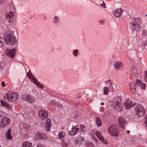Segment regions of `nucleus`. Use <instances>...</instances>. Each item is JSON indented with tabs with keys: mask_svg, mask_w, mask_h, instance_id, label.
<instances>
[{
	"mask_svg": "<svg viewBox=\"0 0 147 147\" xmlns=\"http://www.w3.org/2000/svg\"><path fill=\"white\" fill-rule=\"evenodd\" d=\"M4 39L6 43L8 45L13 46L16 44V37L11 31L5 32L4 35Z\"/></svg>",
	"mask_w": 147,
	"mask_h": 147,
	"instance_id": "f257e3e1",
	"label": "nucleus"
},
{
	"mask_svg": "<svg viewBox=\"0 0 147 147\" xmlns=\"http://www.w3.org/2000/svg\"><path fill=\"white\" fill-rule=\"evenodd\" d=\"M141 22V20L139 18H132L130 23L129 27L133 31H139L141 28L140 25Z\"/></svg>",
	"mask_w": 147,
	"mask_h": 147,
	"instance_id": "f03ea898",
	"label": "nucleus"
},
{
	"mask_svg": "<svg viewBox=\"0 0 147 147\" xmlns=\"http://www.w3.org/2000/svg\"><path fill=\"white\" fill-rule=\"evenodd\" d=\"M19 97V95L16 92H9L4 97V99H7L9 101L14 102L16 101Z\"/></svg>",
	"mask_w": 147,
	"mask_h": 147,
	"instance_id": "7ed1b4c3",
	"label": "nucleus"
},
{
	"mask_svg": "<svg viewBox=\"0 0 147 147\" xmlns=\"http://www.w3.org/2000/svg\"><path fill=\"white\" fill-rule=\"evenodd\" d=\"M108 130L109 134L112 136H117L119 133L117 127L116 125H111L109 126Z\"/></svg>",
	"mask_w": 147,
	"mask_h": 147,
	"instance_id": "20e7f679",
	"label": "nucleus"
},
{
	"mask_svg": "<svg viewBox=\"0 0 147 147\" xmlns=\"http://www.w3.org/2000/svg\"><path fill=\"white\" fill-rule=\"evenodd\" d=\"M121 101L120 98L119 97H117L113 100L112 103V106L118 112H120L121 109L120 103Z\"/></svg>",
	"mask_w": 147,
	"mask_h": 147,
	"instance_id": "39448f33",
	"label": "nucleus"
},
{
	"mask_svg": "<svg viewBox=\"0 0 147 147\" xmlns=\"http://www.w3.org/2000/svg\"><path fill=\"white\" fill-rule=\"evenodd\" d=\"M135 110L136 115L138 117H142L144 114L145 110L144 107L140 105H138L136 107Z\"/></svg>",
	"mask_w": 147,
	"mask_h": 147,
	"instance_id": "423d86ee",
	"label": "nucleus"
},
{
	"mask_svg": "<svg viewBox=\"0 0 147 147\" xmlns=\"http://www.w3.org/2000/svg\"><path fill=\"white\" fill-rule=\"evenodd\" d=\"M22 97L23 100L31 103H34L36 101V99L34 97L30 94L24 95Z\"/></svg>",
	"mask_w": 147,
	"mask_h": 147,
	"instance_id": "0eeeda50",
	"label": "nucleus"
},
{
	"mask_svg": "<svg viewBox=\"0 0 147 147\" xmlns=\"http://www.w3.org/2000/svg\"><path fill=\"white\" fill-rule=\"evenodd\" d=\"M28 76L30 79H32L33 82L36 85L38 86L40 88H43L44 86L42 84L40 83L36 79L34 76L30 73H28L27 74Z\"/></svg>",
	"mask_w": 147,
	"mask_h": 147,
	"instance_id": "6e6552de",
	"label": "nucleus"
},
{
	"mask_svg": "<svg viewBox=\"0 0 147 147\" xmlns=\"http://www.w3.org/2000/svg\"><path fill=\"white\" fill-rule=\"evenodd\" d=\"M9 119L7 117H3L0 122V127H4L7 126L10 123Z\"/></svg>",
	"mask_w": 147,
	"mask_h": 147,
	"instance_id": "1a4fd4ad",
	"label": "nucleus"
},
{
	"mask_svg": "<svg viewBox=\"0 0 147 147\" xmlns=\"http://www.w3.org/2000/svg\"><path fill=\"white\" fill-rule=\"evenodd\" d=\"M34 138L36 140L38 139L40 140H47L48 138L43 133H37L34 136Z\"/></svg>",
	"mask_w": 147,
	"mask_h": 147,
	"instance_id": "9d476101",
	"label": "nucleus"
},
{
	"mask_svg": "<svg viewBox=\"0 0 147 147\" xmlns=\"http://www.w3.org/2000/svg\"><path fill=\"white\" fill-rule=\"evenodd\" d=\"M38 115L40 118L42 120H45L48 117L47 113L43 110H40L38 112Z\"/></svg>",
	"mask_w": 147,
	"mask_h": 147,
	"instance_id": "9b49d317",
	"label": "nucleus"
},
{
	"mask_svg": "<svg viewBox=\"0 0 147 147\" xmlns=\"http://www.w3.org/2000/svg\"><path fill=\"white\" fill-rule=\"evenodd\" d=\"M16 53V50L14 49H6L5 53L7 55L11 58L14 57L15 53Z\"/></svg>",
	"mask_w": 147,
	"mask_h": 147,
	"instance_id": "f8f14e48",
	"label": "nucleus"
},
{
	"mask_svg": "<svg viewBox=\"0 0 147 147\" xmlns=\"http://www.w3.org/2000/svg\"><path fill=\"white\" fill-rule=\"evenodd\" d=\"M93 133L96 135L98 138L101 141L102 143L105 144L107 143L106 140L104 139L103 137L102 136L100 132L95 130L94 131Z\"/></svg>",
	"mask_w": 147,
	"mask_h": 147,
	"instance_id": "ddd939ff",
	"label": "nucleus"
},
{
	"mask_svg": "<svg viewBox=\"0 0 147 147\" xmlns=\"http://www.w3.org/2000/svg\"><path fill=\"white\" fill-rule=\"evenodd\" d=\"M136 104L135 103L134 105L133 102L130 100L127 99L125 101L124 105L127 109H129L131 107H133Z\"/></svg>",
	"mask_w": 147,
	"mask_h": 147,
	"instance_id": "4468645a",
	"label": "nucleus"
},
{
	"mask_svg": "<svg viewBox=\"0 0 147 147\" xmlns=\"http://www.w3.org/2000/svg\"><path fill=\"white\" fill-rule=\"evenodd\" d=\"M118 121L120 126L123 127L126 122L125 117L123 116H121L119 118Z\"/></svg>",
	"mask_w": 147,
	"mask_h": 147,
	"instance_id": "2eb2a0df",
	"label": "nucleus"
},
{
	"mask_svg": "<svg viewBox=\"0 0 147 147\" xmlns=\"http://www.w3.org/2000/svg\"><path fill=\"white\" fill-rule=\"evenodd\" d=\"M129 86L131 92L133 93H136L137 91L136 89V84L134 82H132L130 83Z\"/></svg>",
	"mask_w": 147,
	"mask_h": 147,
	"instance_id": "dca6fc26",
	"label": "nucleus"
},
{
	"mask_svg": "<svg viewBox=\"0 0 147 147\" xmlns=\"http://www.w3.org/2000/svg\"><path fill=\"white\" fill-rule=\"evenodd\" d=\"M6 17L7 18L9 19L8 21L9 23H12L13 22V14L12 12L10 11V13H7Z\"/></svg>",
	"mask_w": 147,
	"mask_h": 147,
	"instance_id": "f3484780",
	"label": "nucleus"
},
{
	"mask_svg": "<svg viewBox=\"0 0 147 147\" xmlns=\"http://www.w3.org/2000/svg\"><path fill=\"white\" fill-rule=\"evenodd\" d=\"M114 66L115 69H121L123 66V63L120 61H116L114 64Z\"/></svg>",
	"mask_w": 147,
	"mask_h": 147,
	"instance_id": "a211bd4d",
	"label": "nucleus"
},
{
	"mask_svg": "<svg viewBox=\"0 0 147 147\" xmlns=\"http://www.w3.org/2000/svg\"><path fill=\"white\" fill-rule=\"evenodd\" d=\"M122 11L121 9H116L113 11L114 16L117 17L120 16L122 13Z\"/></svg>",
	"mask_w": 147,
	"mask_h": 147,
	"instance_id": "6ab92c4d",
	"label": "nucleus"
},
{
	"mask_svg": "<svg viewBox=\"0 0 147 147\" xmlns=\"http://www.w3.org/2000/svg\"><path fill=\"white\" fill-rule=\"evenodd\" d=\"M51 119H48L46 123V131H48L50 129L51 127Z\"/></svg>",
	"mask_w": 147,
	"mask_h": 147,
	"instance_id": "aec40b11",
	"label": "nucleus"
},
{
	"mask_svg": "<svg viewBox=\"0 0 147 147\" xmlns=\"http://www.w3.org/2000/svg\"><path fill=\"white\" fill-rule=\"evenodd\" d=\"M1 105L3 107H5L9 109L11 108V107L10 105L7 103L5 101L1 100Z\"/></svg>",
	"mask_w": 147,
	"mask_h": 147,
	"instance_id": "412c9836",
	"label": "nucleus"
},
{
	"mask_svg": "<svg viewBox=\"0 0 147 147\" xmlns=\"http://www.w3.org/2000/svg\"><path fill=\"white\" fill-rule=\"evenodd\" d=\"M59 22V17L58 16H55L53 18V24L57 25Z\"/></svg>",
	"mask_w": 147,
	"mask_h": 147,
	"instance_id": "4be33fe9",
	"label": "nucleus"
},
{
	"mask_svg": "<svg viewBox=\"0 0 147 147\" xmlns=\"http://www.w3.org/2000/svg\"><path fill=\"white\" fill-rule=\"evenodd\" d=\"M96 123L98 127H100L102 125V121L99 117H96L95 118Z\"/></svg>",
	"mask_w": 147,
	"mask_h": 147,
	"instance_id": "5701e85b",
	"label": "nucleus"
},
{
	"mask_svg": "<svg viewBox=\"0 0 147 147\" xmlns=\"http://www.w3.org/2000/svg\"><path fill=\"white\" fill-rule=\"evenodd\" d=\"M23 147H32V144L29 142L25 141L24 142L22 145Z\"/></svg>",
	"mask_w": 147,
	"mask_h": 147,
	"instance_id": "b1692460",
	"label": "nucleus"
},
{
	"mask_svg": "<svg viewBox=\"0 0 147 147\" xmlns=\"http://www.w3.org/2000/svg\"><path fill=\"white\" fill-rule=\"evenodd\" d=\"M11 131V129L10 128L7 131V132L5 134V136L7 140L10 139L11 140L12 137L11 136V134H10Z\"/></svg>",
	"mask_w": 147,
	"mask_h": 147,
	"instance_id": "393cba45",
	"label": "nucleus"
},
{
	"mask_svg": "<svg viewBox=\"0 0 147 147\" xmlns=\"http://www.w3.org/2000/svg\"><path fill=\"white\" fill-rule=\"evenodd\" d=\"M132 72L133 74H134V76L136 77H137L138 76V71L137 69L134 68H132Z\"/></svg>",
	"mask_w": 147,
	"mask_h": 147,
	"instance_id": "a878e982",
	"label": "nucleus"
},
{
	"mask_svg": "<svg viewBox=\"0 0 147 147\" xmlns=\"http://www.w3.org/2000/svg\"><path fill=\"white\" fill-rule=\"evenodd\" d=\"M65 136V133L63 131H61L58 134L59 138L60 139H62Z\"/></svg>",
	"mask_w": 147,
	"mask_h": 147,
	"instance_id": "bb28decb",
	"label": "nucleus"
},
{
	"mask_svg": "<svg viewBox=\"0 0 147 147\" xmlns=\"http://www.w3.org/2000/svg\"><path fill=\"white\" fill-rule=\"evenodd\" d=\"M104 94L105 95H107L108 94L109 92V88L106 87H105L104 89Z\"/></svg>",
	"mask_w": 147,
	"mask_h": 147,
	"instance_id": "cd10ccee",
	"label": "nucleus"
},
{
	"mask_svg": "<svg viewBox=\"0 0 147 147\" xmlns=\"http://www.w3.org/2000/svg\"><path fill=\"white\" fill-rule=\"evenodd\" d=\"M4 39L3 38L0 37V47H2L4 45Z\"/></svg>",
	"mask_w": 147,
	"mask_h": 147,
	"instance_id": "c85d7f7f",
	"label": "nucleus"
},
{
	"mask_svg": "<svg viewBox=\"0 0 147 147\" xmlns=\"http://www.w3.org/2000/svg\"><path fill=\"white\" fill-rule=\"evenodd\" d=\"M139 86H140L141 88L143 89H145L146 85L144 83H143L142 84H139Z\"/></svg>",
	"mask_w": 147,
	"mask_h": 147,
	"instance_id": "c756f323",
	"label": "nucleus"
},
{
	"mask_svg": "<svg viewBox=\"0 0 147 147\" xmlns=\"http://www.w3.org/2000/svg\"><path fill=\"white\" fill-rule=\"evenodd\" d=\"M78 52V49L74 50L73 51V54L75 57L77 56V54Z\"/></svg>",
	"mask_w": 147,
	"mask_h": 147,
	"instance_id": "7c9ffc66",
	"label": "nucleus"
},
{
	"mask_svg": "<svg viewBox=\"0 0 147 147\" xmlns=\"http://www.w3.org/2000/svg\"><path fill=\"white\" fill-rule=\"evenodd\" d=\"M6 115V114L5 112H4L0 110V118L2 117L5 116Z\"/></svg>",
	"mask_w": 147,
	"mask_h": 147,
	"instance_id": "2f4dec72",
	"label": "nucleus"
},
{
	"mask_svg": "<svg viewBox=\"0 0 147 147\" xmlns=\"http://www.w3.org/2000/svg\"><path fill=\"white\" fill-rule=\"evenodd\" d=\"M50 103L52 105H56L58 104V103L54 100H51L50 101Z\"/></svg>",
	"mask_w": 147,
	"mask_h": 147,
	"instance_id": "473e14b6",
	"label": "nucleus"
},
{
	"mask_svg": "<svg viewBox=\"0 0 147 147\" xmlns=\"http://www.w3.org/2000/svg\"><path fill=\"white\" fill-rule=\"evenodd\" d=\"M87 145L88 147H94V144L91 142H88Z\"/></svg>",
	"mask_w": 147,
	"mask_h": 147,
	"instance_id": "72a5a7b5",
	"label": "nucleus"
},
{
	"mask_svg": "<svg viewBox=\"0 0 147 147\" xmlns=\"http://www.w3.org/2000/svg\"><path fill=\"white\" fill-rule=\"evenodd\" d=\"M85 129H81L80 131V135H84L85 134Z\"/></svg>",
	"mask_w": 147,
	"mask_h": 147,
	"instance_id": "f704fd0d",
	"label": "nucleus"
},
{
	"mask_svg": "<svg viewBox=\"0 0 147 147\" xmlns=\"http://www.w3.org/2000/svg\"><path fill=\"white\" fill-rule=\"evenodd\" d=\"M36 147H45V146L42 143H39L37 144Z\"/></svg>",
	"mask_w": 147,
	"mask_h": 147,
	"instance_id": "c9c22d12",
	"label": "nucleus"
},
{
	"mask_svg": "<svg viewBox=\"0 0 147 147\" xmlns=\"http://www.w3.org/2000/svg\"><path fill=\"white\" fill-rule=\"evenodd\" d=\"M23 127L26 130H28L29 128V125H26V124H23Z\"/></svg>",
	"mask_w": 147,
	"mask_h": 147,
	"instance_id": "e433bc0d",
	"label": "nucleus"
},
{
	"mask_svg": "<svg viewBox=\"0 0 147 147\" xmlns=\"http://www.w3.org/2000/svg\"><path fill=\"white\" fill-rule=\"evenodd\" d=\"M142 34L144 36L147 35V30L144 29L142 31Z\"/></svg>",
	"mask_w": 147,
	"mask_h": 147,
	"instance_id": "4c0bfd02",
	"label": "nucleus"
},
{
	"mask_svg": "<svg viewBox=\"0 0 147 147\" xmlns=\"http://www.w3.org/2000/svg\"><path fill=\"white\" fill-rule=\"evenodd\" d=\"M69 135L71 136H74L75 135V134L74 133V131L72 130L70 131L69 132Z\"/></svg>",
	"mask_w": 147,
	"mask_h": 147,
	"instance_id": "58836bf2",
	"label": "nucleus"
},
{
	"mask_svg": "<svg viewBox=\"0 0 147 147\" xmlns=\"http://www.w3.org/2000/svg\"><path fill=\"white\" fill-rule=\"evenodd\" d=\"M136 83H138L139 86V84H140L143 83V82H142L141 81L139 80H136Z\"/></svg>",
	"mask_w": 147,
	"mask_h": 147,
	"instance_id": "ea45409f",
	"label": "nucleus"
},
{
	"mask_svg": "<svg viewBox=\"0 0 147 147\" xmlns=\"http://www.w3.org/2000/svg\"><path fill=\"white\" fill-rule=\"evenodd\" d=\"M144 74L145 79L146 80L147 78V71H144Z\"/></svg>",
	"mask_w": 147,
	"mask_h": 147,
	"instance_id": "a19ab883",
	"label": "nucleus"
},
{
	"mask_svg": "<svg viewBox=\"0 0 147 147\" xmlns=\"http://www.w3.org/2000/svg\"><path fill=\"white\" fill-rule=\"evenodd\" d=\"M78 140H81L82 142L81 143H82L83 141L84 140V138L83 137H81L80 138H78Z\"/></svg>",
	"mask_w": 147,
	"mask_h": 147,
	"instance_id": "79ce46f5",
	"label": "nucleus"
},
{
	"mask_svg": "<svg viewBox=\"0 0 147 147\" xmlns=\"http://www.w3.org/2000/svg\"><path fill=\"white\" fill-rule=\"evenodd\" d=\"M80 129H84L85 128V126L83 125H80Z\"/></svg>",
	"mask_w": 147,
	"mask_h": 147,
	"instance_id": "37998d69",
	"label": "nucleus"
},
{
	"mask_svg": "<svg viewBox=\"0 0 147 147\" xmlns=\"http://www.w3.org/2000/svg\"><path fill=\"white\" fill-rule=\"evenodd\" d=\"M99 4L101 6H102L103 7H106V6L105 5L103 1H102V4L100 3Z\"/></svg>",
	"mask_w": 147,
	"mask_h": 147,
	"instance_id": "c03bdc74",
	"label": "nucleus"
},
{
	"mask_svg": "<svg viewBox=\"0 0 147 147\" xmlns=\"http://www.w3.org/2000/svg\"><path fill=\"white\" fill-rule=\"evenodd\" d=\"M58 105V106L59 107L61 108L63 107V105L61 103H59Z\"/></svg>",
	"mask_w": 147,
	"mask_h": 147,
	"instance_id": "a18cd8bd",
	"label": "nucleus"
},
{
	"mask_svg": "<svg viewBox=\"0 0 147 147\" xmlns=\"http://www.w3.org/2000/svg\"><path fill=\"white\" fill-rule=\"evenodd\" d=\"M143 44L144 46H145L147 45V40L146 41H144L143 42Z\"/></svg>",
	"mask_w": 147,
	"mask_h": 147,
	"instance_id": "49530a36",
	"label": "nucleus"
},
{
	"mask_svg": "<svg viewBox=\"0 0 147 147\" xmlns=\"http://www.w3.org/2000/svg\"><path fill=\"white\" fill-rule=\"evenodd\" d=\"M104 110V109L103 107H101L100 108V111L101 112H103Z\"/></svg>",
	"mask_w": 147,
	"mask_h": 147,
	"instance_id": "de8ad7c7",
	"label": "nucleus"
},
{
	"mask_svg": "<svg viewBox=\"0 0 147 147\" xmlns=\"http://www.w3.org/2000/svg\"><path fill=\"white\" fill-rule=\"evenodd\" d=\"M145 124L146 125V126L147 127V115L146 116V119L145 121Z\"/></svg>",
	"mask_w": 147,
	"mask_h": 147,
	"instance_id": "09e8293b",
	"label": "nucleus"
},
{
	"mask_svg": "<svg viewBox=\"0 0 147 147\" xmlns=\"http://www.w3.org/2000/svg\"><path fill=\"white\" fill-rule=\"evenodd\" d=\"M1 85L2 86H5V82L4 81L2 82Z\"/></svg>",
	"mask_w": 147,
	"mask_h": 147,
	"instance_id": "8fccbe9b",
	"label": "nucleus"
},
{
	"mask_svg": "<svg viewBox=\"0 0 147 147\" xmlns=\"http://www.w3.org/2000/svg\"><path fill=\"white\" fill-rule=\"evenodd\" d=\"M5 0H0V5L2 4L5 1Z\"/></svg>",
	"mask_w": 147,
	"mask_h": 147,
	"instance_id": "3c124183",
	"label": "nucleus"
},
{
	"mask_svg": "<svg viewBox=\"0 0 147 147\" xmlns=\"http://www.w3.org/2000/svg\"><path fill=\"white\" fill-rule=\"evenodd\" d=\"M77 126V125H76V126H73L71 129V130L72 131H74V130H75V127H76Z\"/></svg>",
	"mask_w": 147,
	"mask_h": 147,
	"instance_id": "603ef678",
	"label": "nucleus"
},
{
	"mask_svg": "<svg viewBox=\"0 0 147 147\" xmlns=\"http://www.w3.org/2000/svg\"><path fill=\"white\" fill-rule=\"evenodd\" d=\"M92 138L93 139V140H95L96 141H98V140L96 139V138H95L94 136H94H92Z\"/></svg>",
	"mask_w": 147,
	"mask_h": 147,
	"instance_id": "864d4df0",
	"label": "nucleus"
},
{
	"mask_svg": "<svg viewBox=\"0 0 147 147\" xmlns=\"http://www.w3.org/2000/svg\"><path fill=\"white\" fill-rule=\"evenodd\" d=\"M99 23L101 25H102L103 24V22L102 20H100V21Z\"/></svg>",
	"mask_w": 147,
	"mask_h": 147,
	"instance_id": "5fc2aeb1",
	"label": "nucleus"
},
{
	"mask_svg": "<svg viewBox=\"0 0 147 147\" xmlns=\"http://www.w3.org/2000/svg\"><path fill=\"white\" fill-rule=\"evenodd\" d=\"M78 142V140H76L74 141V143L75 144H77Z\"/></svg>",
	"mask_w": 147,
	"mask_h": 147,
	"instance_id": "6e6d98bb",
	"label": "nucleus"
},
{
	"mask_svg": "<svg viewBox=\"0 0 147 147\" xmlns=\"http://www.w3.org/2000/svg\"><path fill=\"white\" fill-rule=\"evenodd\" d=\"M74 133L75 134V135H76L77 133L78 132V131H76V130H75V131H74Z\"/></svg>",
	"mask_w": 147,
	"mask_h": 147,
	"instance_id": "4d7b16f0",
	"label": "nucleus"
},
{
	"mask_svg": "<svg viewBox=\"0 0 147 147\" xmlns=\"http://www.w3.org/2000/svg\"><path fill=\"white\" fill-rule=\"evenodd\" d=\"M76 131L78 132L79 131V129L78 128H76Z\"/></svg>",
	"mask_w": 147,
	"mask_h": 147,
	"instance_id": "13d9d810",
	"label": "nucleus"
},
{
	"mask_svg": "<svg viewBox=\"0 0 147 147\" xmlns=\"http://www.w3.org/2000/svg\"><path fill=\"white\" fill-rule=\"evenodd\" d=\"M104 104V103L103 102H102L101 103V105H103Z\"/></svg>",
	"mask_w": 147,
	"mask_h": 147,
	"instance_id": "bf43d9fd",
	"label": "nucleus"
},
{
	"mask_svg": "<svg viewBox=\"0 0 147 147\" xmlns=\"http://www.w3.org/2000/svg\"><path fill=\"white\" fill-rule=\"evenodd\" d=\"M127 133H129V132H130V131H129V130H128V131H127Z\"/></svg>",
	"mask_w": 147,
	"mask_h": 147,
	"instance_id": "052dcab7",
	"label": "nucleus"
},
{
	"mask_svg": "<svg viewBox=\"0 0 147 147\" xmlns=\"http://www.w3.org/2000/svg\"><path fill=\"white\" fill-rule=\"evenodd\" d=\"M108 81H109V82H111V80H109Z\"/></svg>",
	"mask_w": 147,
	"mask_h": 147,
	"instance_id": "680f3d73",
	"label": "nucleus"
},
{
	"mask_svg": "<svg viewBox=\"0 0 147 147\" xmlns=\"http://www.w3.org/2000/svg\"><path fill=\"white\" fill-rule=\"evenodd\" d=\"M111 85H112V83H111Z\"/></svg>",
	"mask_w": 147,
	"mask_h": 147,
	"instance_id": "e2e57ef3",
	"label": "nucleus"
},
{
	"mask_svg": "<svg viewBox=\"0 0 147 147\" xmlns=\"http://www.w3.org/2000/svg\"><path fill=\"white\" fill-rule=\"evenodd\" d=\"M65 145L66 146H67L66 144H65Z\"/></svg>",
	"mask_w": 147,
	"mask_h": 147,
	"instance_id": "0e129e2a",
	"label": "nucleus"
},
{
	"mask_svg": "<svg viewBox=\"0 0 147 147\" xmlns=\"http://www.w3.org/2000/svg\"><path fill=\"white\" fill-rule=\"evenodd\" d=\"M0 147H1L0 146Z\"/></svg>",
	"mask_w": 147,
	"mask_h": 147,
	"instance_id": "69168bd1",
	"label": "nucleus"
}]
</instances>
